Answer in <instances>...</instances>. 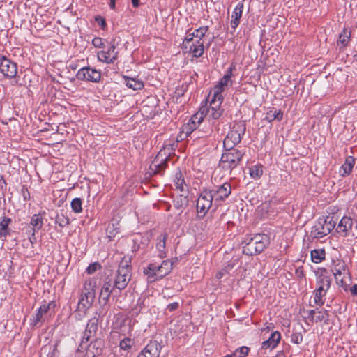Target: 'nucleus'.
I'll return each mask as SVG.
<instances>
[{
	"mask_svg": "<svg viewBox=\"0 0 357 357\" xmlns=\"http://www.w3.org/2000/svg\"><path fill=\"white\" fill-rule=\"evenodd\" d=\"M328 319V314L326 311H317L315 316L314 321H326Z\"/></svg>",
	"mask_w": 357,
	"mask_h": 357,
	"instance_id": "49530a36",
	"label": "nucleus"
},
{
	"mask_svg": "<svg viewBox=\"0 0 357 357\" xmlns=\"http://www.w3.org/2000/svg\"><path fill=\"white\" fill-rule=\"evenodd\" d=\"M92 44L96 47H104V43H103V40L101 38H99V37H96L95 38L93 39L92 40Z\"/></svg>",
	"mask_w": 357,
	"mask_h": 357,
	"instance_id": "3c124183",
	"label": "nucleus"
},
{
	"mask_svg": "<svg viewBox=\"0 0 357 357\" xmlns=\"http://www.w3.org/2000/svg\"><path fill=\"white\" fill-rule=\"evenodd\" d=\"M242 244H244L243 246V252L245 255H257L255 250V242L254 241V236H246L242 242Z\"/></svg>",
	"mask_w": 357,
	"mask_h": 357,
	"instance_id": "a211bd4d",
	"label": "nucleus"
},
{
	"mask_svg": "<svg viewBox=\"0 0 357 357\" xmlns=\"http://www.w3.org/2000/svg\"><path fill=\"white\" fill-rule=\"evenodd\" d=\"M329 289H325L321 287H317L316 289L314 291V303L319 305L321 306L324 303V300L323 298L326 296V292L328 291Z\"/></svg>",
	"mask_w": 357,
	"mask_h": 357,
	"instance_id": "bb28decb",
	"label": "nucleus"
},
{
	"mask_svg": "<svg viewBox=\"0 0 357 357\" xmlns=\"http://www.w3.org/2000/svg\"><path fill=\"white\" fill-rule=\"evenodd\" d=\"M255 242V250L257 254L261 252L266 248V236L260 234L254 235Z\"/></svg>",
	"mask_w": 357,
	"mask_h": 357,
	"instance_id": "393cba45",
	"label": "nucleus"
},
{
	"mask_svg": "<svg viewBox=\"0 0 357 357\" xmlns=\"http://www.w3.org/2000/svg\"><path fill=\"white\" fill-rule=\"evenodd\" d=\"M208 31V26H202L195 30L196 41L202 42V40Z\"/></svg>",
	"mask_w": 357,
	"mask_h": 357,
	"instance_id": "c03bdc74",
	"label": "nucleus"
},
{
	"mask_svg": "<svg viewBox=\"0 0 357 357\" xmlns=\"http://www.w3.org/2000/svg\"><path fill=\"white\" fill-rule=\"evenodd\" d=\"M250 351V349L245 346H243L236 351V354L238 357H245Z\"/></svg>",
	"mask_w": 357,
	"mask_h": 357,
	"instance_id": "de8ad7c7",
	"label": "nucleus"
},
{
	"mask_svg": "<svg viewBox=\"0 0 357 357\" xmlns=\"http://www.w3.org/2000/svg\"><path fill=\"white\" fill-rule=\"evenodd\" d=\"M317 311H316L315 310H311L307 312L308 316H309V317L311 318L312 320H314L315 316L317 314Z\"/></svg>",
	"mask_w": 357,
	"mask_h": 357,
	"instance_id": "bf43d9fd",
	"label": "nucleus"
},
{
	"mask_svg": "<svg viewBox=\"0 0 357 357\" xmlns=\"http://www.w3.org/2000/svg\"><path fill=\"white\" fill-rule=\"evenodd\" d=\"M101 268V266L99 263L98 262H95V263H93L91 264H90L87 268H86V272L89 273V274H93V273H95L98 269H100Z\"/></svg>",
	"mask_w": 357,
	"mask_h": 357,
	"instance_id": "09e8293b",
	"label": "nucleus"
},
{
	"mask_svg": "<svg viewBox=\"0 0 357 357\" xmlns=\"http://www.w3.org/2000/svg\"><path fill=\"white\" fill-rule=\"evenodd\" d=\"M146 357H159L160 351L159 345L156 342L150 343L144 347Z\"/></svg>",
	"mask_w": 357,
	"mask_h": 357,
	"instance_id": "b1692460",
	"label": "nucleus"
},
{
	"mask_svg": "<svg viewBox=\"0 0 357 357\" xmlns=\"http://www.w3.org/2000/svg\"><path fill=\"white\" fill-rule=\"evenodd\" d=\"M245 131V124L239 123L235 124L229 131L224 139L223 144L225 149H231L238 144Z\"/></svg>",
	"mask_w": 357,
	"mask_h": 357,
	"instance_id": "39448f33",
	"label": "nucleus"
},
{
	"mask_svg": "<svg viewBox=\"0 0 357 357\" xmlns=\"http://www.w3.org/2000/svg\"><path fill=\"white\" fill-rule=\"evenodd\" d=\"M264 172V166L257 164L250 168V175L252 178L257 179L261 177Z\"/></svg>",
	"mask_w": 357,
	"mask_h": 357,
	"instance_id": "e433bc0d",
	"label": "nucleus"
},
{
	"mask_svg": "<svg viewBox=\"0 0 357 357\" xmlns=\"http://www.w3.org/2000/svg\"><path fill=\"white\" fill-rule=\"evenodd\" d=\"M350 38L351 31L348 29H344L340 34L337 45L341 44L343 47H346L350 41Z\"/></svg>",
	"mask_w": 357,
	"mask_h": 357,
	"instance_id": "7c9ffc66",
	"label": "nucleus"
},
{
	"mask_svg": "<svg viewBox=\"0 0 357 357\" xmlns=\"http://www.w3.org/2000/svg\"><path fill=\"white\" fill-rule=\"evenodd\" d=\"M326 252L324 249H315L311 251V259L314 263L319 264L325 259Z\"/></svg>",
	"mask_w": 357,
	"mask_h": 357,
	"instance_id": "c85d7f7f",
	"label": "nucleus"
},
{
	"mask_svg": "<svg viewBox=\"0 0 357 357\" xmlns=\"http://www.w3.org/2000/svg\"><path fill=\"white\" fill-rule=\"evenodd\" d=\"M11 222V218L8 217H3L0 220V238H6V236L9 234L10 229L8 226Z\"/></svg>",
	"mask_w": 357,
	"mask_h": 357,
	"instance_id": "a878e982",
	"label": "nucleus"
},
{
	"mask_svg": "<svg viewBox=\"0 0 357 357\" xmlns=\"http://www.w3.org/2000/svg\"><path fill=\"white\" fill-rule=\"evenodd\" d=\"M195 130V127H193L189 121L182 128V132L184 133L186 137L191 136Z\"/></svg>",
	"mask_w": 357,
	"mask_h": 357,
	"instance_id": "a18cd8bd",
	"label": "nucleus"
},
{
	"mask_svg": "<svg viewBox=\"0 0 357 357\" xmlns=\"http://www.w3.org/2000/svg\"><path fill=\"white\" fill-rule=\"evenodd\" d=\"M36 233V232H34L33 231H32L31 235L29 237V241L31 244H35L37 241Z\"/></svg>",
	"mask_w": 357,
	"mask_h": 357,
	"instance_id": "13d9d810",
	"label": "nucleus"
},
{
	"mask_svg": "<svg viewBox=\"0 0 357 357\" xmlns=\"http://www.w3.org/2000/svg\"><path fill=\"white\" fill-rule=\"evenodd\" d=\"M0 72L6 78H15L17 75V64L6 56L0 55Z\"/></svg>",
	"mask_w": 357,
	"mask_h": 357,
	"instance_id": "ddd939ff",
	"label": "nucleus"
},
{
	"mask_svg": "<svg viewBox=\"0 0 357 357\" xmlns=\"http://www.w3.org/2000/svg\"><path fill=\"white\" fill-rule=\"evenodd\" d=\"M30 225L32 226L31 230L38 232L43 225V218L40 214H34L31 219Z\"/></svg>",
	"mask_w": 357,
	"mask_h": 357,
	"instance_id": "cd10ccee",
	"label": "nucleus"
},
{
	"mask_svg": "<svg viewBox=\"0 0 357 357\" xmlns=\"http://www.w3.org/2000/svg\"><path fill=\"white\" fill-rule=\"evenodd\" d=\"M292 340L296 343H299L302 340V336L300 335H294L292 337Z\"/></svg>",
	"mask_w": 357,
	"mask_h": 357,
	"instance_id": "680f3d73",
	"label": "nucleus"
},
{
	"mask_svg": "<svg viewBox=\"0 0 357 357\" xmlns=\"http://www.w3.org/2000/svg\"><path fill=\"white\" fill-rule=\"evenodd\" d=\"M209 106H202L199 108V112L202 113V116L206 122L210 121L211 119H218L223 113V109L221 108L222 102L208 99Z\"/></svg>",
	"mask_w": 357,
	"mask_h": 357,
	"instance_id": "0eeeda50",
	"label": "nucleus"
},
{
	"mask_svg": "<svg viewBox=\"0 0 357 357\" xmlns=\"http://www.w3.org/2000/svg\"><path fill=\"white\" fill-rule=\"evenodd\" d=\"M243 10V5L241 3H238L235 7L231 20V26L235 30L240 23V19L242 16Z\"/></svg>",
	"mask_w": 357,
	"mask_h": 357,
	"instance_id": "6ab92c4d",
	"label": "nucleus"
},
{
	"mask_svg": "<svg viewBox=\"0 0 357 357\" xmlns=\"http://www.w3.org/2000/svg\"><path fill=\"white\" fill-rule=\"evenodd\" d=\"M172 267L173 263L169 260H164L160 265L156 263H151L144 269V273L150 282H153L166 276L171 272Z\"/></svg>",
	"mask_w": 357,
	"mask_h": 357,
	"instance_id": "f257e3e1",
	"label": "nucleus"
},
{
	"mask_svg": "<svg viewBox=\"0 0 357 357\" xmlns=\"http://www.w3.org/2000/svg\"><path fill=\"white\" fill-rule=\"evenodd\" d=\"M178 307H179V303L174 302L167 305V310H168L169 312H174V311L176 310Z\"/></svg>",
	"mask_w": 357,
	"mask_h": 357,
	"instance_id": "5fc2aeb1",
	"label": "nucleus"
},
{
	"mask_svg": "<svg viewBox=\"0 0 357 357\" xmlns=\"http://www.w3.org/2000/svg\"><path fill=\"white\" fill-rule=\"evenodd\" d=\"M174 185L181 192L186 190V184L181 172L176 173L174 179Z\"/></svg>",
	"mask_w": 357,
	"mask_h": 357,
	"instance_id": "c9c22d12",
	"label": "nucleus"
},
{
	"mask_svg": "<svg viewBox=\"0 0 357 357\" xmlns=\"http://www.w3.org/2000/svg\"><path fill=\"white\" fill-rule=\"evenodd\" d=\"M225 88H222L218 84H216L213 89L211 91L208 95V99H211L216 101L222 102L224 99L223 93L226 91Z\"/></svg>",
	"mask_w": 357,
	"mask_h": 357,
	"instance_id": "5701e85b",
	"label": "nucleus"
},
{
	"mask_svg": "<svg viewBox=\"0 0 357 357\" xmlns=\"http://www.w3.org/2000/svg\"><path fill=\"white\" fill-rule=\"evenodd\" d=\"M98 61L105 63H113L118 58V52L114 44H112L107 50H101L97 53Z\"/></svg>",
	"mask_w": 357,
	"mask_h": 357,
	"instance_id": "4468645a",
	"label": "nucleus"
},
{
	"mask_svg": "<svg viewBox=\"0 0 357 357\" xmlns=\"http://www.w3.org/2000/svg\"><path fill=\"white\" fill-rule=\"evenodd\" d=\"M354 227V221L351 218L344 216L338 223L335 231L341 236L346 237L349 235Z\"/></svg>",
	"mask_w": 357,
	"mask_h": 357,
	"instance_id": "2eb2a0df",
	"label": "nucleus"
},
{
	"mask_svg": "<svg viewBox=\"0 0 357 357\" xmlns=\"http://www.w3.org/2000/svg\"><path fill=\"white\" fill-rule=\"evenodd\" d=\"M193 127H195V129H199V126L202 123H206V121L202 116V113L198 111L196 114H195L188 121Z\"/></svg>",
	"mask_w": 357,
	"mask_h": 357,
	"instance_id": "f704fd0d",
	"label": "nucleus"
},
{
	"mask_svg": "<svg viewBox=\"0 0 357 357\" xmlns=\"http://www.w3.org/2000/svg\"><path fill=\"white\" fill-rule=\"evenodd\" d=\"M134 345V340L129 337L123 338L120 341L119 347L121 350L128 351Z\"/></svg>",
	"mask_w": 357,
	"mask_h": 357,
	"instance_id": "ea45409f",
	"label": "nucleus"
},
{
	"mask_svg": "<svg viewBox=\"0 0 357 357\" xmlns=\"http://www.w3.org/2000/svg\"><path fill=\"white\" fill-rule=\"evenodd\" d=\"M111 294L112 293L109 292L102 291H100V299H101L104 302V304H106L108 302Z\"/></svg>",
	"mask_w": 357,
	"mask_h": 357,
	"instance_id": "603ef678",
	"label": "nucleus"
},
{
	"mask_svg": "<svg viewBox=\"0 0 357 357\" xmlns=\"http://www.w3.org/2000/svg\"><path fill=\"white\" fill-rule=\"evenodd\" d=\"M71 208L75 213H80L82 211V201L80 198H74L70 203Z\"/></svg>",
	"mask_w": 357,
	"mask_h": 357,
	"instance_id": "a19ab883",
	"label": "nucleus"
},
{
	"mask_svg": "<svg viewBox=\"0 0 357 357\" xmlns=\"http://www.w3.org/2000/svg\"><path fill=\"white\" fill-rule=\"evenodd\" d=\"M192 38V39H191L192 41H195V40H196L195 30L192 33L188 32L186 33V36L185 37V38Z\"/></svg>",
	"mask_w": 357,
	"mask_h": 357,
	"instance_id": "4d7b16f0",
	"label": "nucleus"
},
{
	"mask_svg": "<svg viewBox=\"0 0 357 357\" xmlns=\"http://www.w3.org/2000/svg\"><path fill=\"white\" fill-rule=\"evenodd\" d=\"M213 132L212 126L209 124L208 126L204 128V130L197 129L191 135L195 139L205 137L210 135Z\"/></svg>",
	"mask_w": 357,
	"mask_h": 357,
	"instance_id": "2f4dec72",
	"label": "nucleus"
},
{
	"mask_svg": "<svg viewBox=\"0 0 357 357\" xmlns=\"http://www.w3.org/2000/svg\"><path fill=\"white\" fill-rule=\"evenodd\" d=\"M335 225L336 220L333 217L327 216L325 218H319L312 227L310 236L314 238H321L330 234Z\"/></svg>",
	"mask_w": 357,
	"mask_h": 357,
	"instance_id": "20e7f679",
	"label": "nucleus"
},
{
	"mask_svg": "<svg viewBox=\"0 0 357 357\" xmlns=\"http://www.w3.org/2000/svg\"><path fill=\"white\" fill-rule=\"evenodd\" d=\"M210 191L214 199V205L218 207L231 195V186L229 183L225 182L221 185L210 189Z\"/></svg>",
	"mask_w": 357,
	"mask_h": 357,
	"instance_id": "9d476101",
	"label": "nucleus"
},
{
	"mask_svg": "<svg viewBox=\"0 0 357 357\" xmlns=\"http://www.w3.org/2000/svg\"><path fill=\"white\" fill-rule=\"evenodd\" d=\"M55 222L61 227H64L69 225L70 220L67 215H65L64 214H59L56 217Z\"/></svg>",
	"mask_w": 357,
	"mask_h": 357,
	"instance_id": "37998d69",
	"label": "nucleus"
},
{
	"mask_svg": "<svg viewBox=\"0 0 357 357\" xmlns=\"http://www.w3.org/2000/svg\"><path fill=\"white\" fill-rule=\"evenodd\" d=\"M98 319L96 317L91 318L87 323L85 332L88 333L89 335H92L95 336L97 330H98Z\"/></svg>",
	"mask_w": 357,
	"mask_h": 357,
	"instance_id": "c756f323",
	"label": "nucleus"
},
{
	"mask_svg": "<svg viewBox=\"0 0 357 357\" xmlns=\"http://www.w3.org/2000/svg\"><path fill=\"white\" fill-rule=\"evenodd\" d=\"M109 7L112 10L115 9V8H116V0H110Z\"/></svg>",
	"mask_w": 357,
	"mask_h": 357,
	"instance_id": "69168bd1",
	"label": "nucleus"
},
{
	"mask_svg": "<svg viewBox=\"0 0 357 357\" xmlns=\"http://www.w3.org/2000/svg\"><path fill=\"white\" fill-rule=\"evenodd\" d=\"M126 86L134 91L140 90L144 87L143 82L133 78L126 77Z\"/></svg>",
	"mask_w": 357,
	"mask_h": 357,
	"instance_id": "72a5a7b5",
	"label": "nucleus"
},
{
	"mask_svg": "<svg viewBox=\"0 0 357 357\" xmlns=\"http://www.w3.org/2000/svg\"><path fill=\"white\" fill-rule=\"evenodd\" d=\"M225 272H226V271H225V270H222V271H219V272L216 274V278H217L218 279H220V278H222L225 275Z\"/></svg>",
	"mask_w": 357,
	"mask_h": 357,
	"instance_id": "e2e57ef3",
	"label": "nucleus"
},
{
	"mask_svg": "<svg viewBox=\"0 0 357 357\" xmlns=\"http://www.w3.org/2000/svg\"><path fill=\"white\" fill-rule=\"evenodd\" d=\"M355 164V159L352 156H349L346 158L344 163L341 166L340 174L342 176L349 175L354 167Z\"/></svg>",
	"mask_w": 357,
	"mask_h": 357,
	"instance_id": "4be33fe9",
	"label": "nucleus"
},
{
	"mask_svg": "<svg viewBox=\"0 0 357 357\" xmlns=\"http://www.w3.org/2000/svg\"><path fill=\"white\" fill-rule=\"evenodd\" d=\"M214 199L210 189H204L197 200V211L199 218H204L208 210L212 207Z\"/></svg>",
	"mask_w": 357,
	"mask_h": 357,
	"instance_id": "6e6552de",
	"label": "nucleus"
},
{
	"mask_svg": "<svg viewBox=\"0 0 357 357\" xmlns=\"http://www.w3.org/2000/svg\"><path fill=\"white\" fill-rule=\"evenodd\" d=\"M94 298L87 297V295H84V293H82V297L78 303V308L79 310H86L90 307L92 305Z\"/></svg>",
	"mask_w": 357,
	"mask_h": 357,
	"instance_id": "473e14b6",
	"label": "nucleus"
},
{
	"mask_svg": "<svg viewBox=\"0 0 357 357\" xmlns=\"http://www.w3.org/2000/svg\"><path fill=\"white\" fill-rule=\"evenodd\" d=\"M336 284L344 289L351 282V275L344 262H338L333 270Z\"/></svg>",
	"mask_w": 357,
	"mask_h": 357,
	"instance_id": "1a4fd4ad",
	"label": "nucleus"
},
{
	"mask_svg": "<svg viewBox=\"0 0 357 357\" xmlns=\"http://www.w3.org/2000/svg\"><path fill=\"white\" fill-rule=\"evenodd\" d=\"M131 1H132V4L133 7L137 8L139 6V0H131Z\"/></svg>",
	"mask_w": 357,
	"mask_h": 357,
	"instance_id": "338daca9",
	"label": "nucleus"
},
{
	"mask_svg": "<svg viewBox=\"0 0 357 357\" xmlns=\"http://www.w3.org/2000/svg\"><path fill=\"white\" fill-rule=\"evenodd\" d=\"M117 290V288H114V287L112 278L105 280L101 289V291L109 293L116 292Z\"/></svg>",
	"mask_w": 357,
	"mask_h": 357,
	"instance_id": "79ce46f5",
	"label": "nucleus"
},
{
	"mask_svg": "<svg viewBox=\"0 0 357 357\" xmlns=\"http://www.w3.org/2000/svg\"><path fill=\"white\" fill-rule=\"evenodd\" d=\"M96 21L102 28H105V26H106L105 20L103 18H100V21H98V19L96 18Z\"/></svg>",
	"mask_w": 357,
	"mask_h": 357,
	"instance_id": "0e129e2a",
	"label": "nucleus"
},
{
	"mask_svg": "<svg viewBox=\"0 0 357 357\" xmlns=\"http://www.w3.org/2000/svg\"><path fill=\"white\" fill-rule=\"evenodd\" d=\"M192 38H184L181 48L185 53H190L195 57H200L204 50L203 42L192 41Z\"/></svg>",
	"mask_w": 357,
	"mask_h": 357,
	"instance_id": "9b49d317",
	"label": "nucleus"
},
{
	"mask_svg": "<svg viewBox=\"0 0 357 357\" xmlns=\"http://www.w3.org/2000/svg\"><path fill=\"white\" fill-rule=\"evenodd\" d=\"M276 357H285V355L282 351H280L276 355Z\"/></svg>",
	"mask_w": 357,
	"mask_h": 357,
	"instance_id": "774afa93",
	"label": "nucleus"
},
{
	"mask_svg": "<svg viewBox=\"0 0 357 357\" xmlns=\"http://www.w3.org/2000/svg\"><path fill=\"white\" fill-rule=\"evenodd\" d=\"M76 77L81 81L98 83L101 79V72L89 66L83 67L77 71Z\"/></svg>",
	"mask_w": 357,
	"mask_h": 357,
	"instance_id": "f8f14e48",
	"label": "nucleus"
},
{
	"mask_svg": "<svg viewBox=\"0 0 357 357\" xmlns=\"http://www.w3.org/2000/svg\"><path fill=\"white\" fill-rule=\"evenodd\" d=\"M281 340L280 333L278 331H274L271 334L269 337V348L274 349L278 344Z\"/></svg>",
	"mask_w": 357,
	"mask_h": 357,
	"instance_id": "58836bf2",
	"label": "nucleus"
},
{
	"mask_svg": "<svg viewBox=\"0 0 357 357\" xmlns=\"http://www.w3.org/2000/svg\"><path fill=\"white\" fill-rule=\"evenodd\" d=\"M96 287V280L95 278H89L85 280L83 286V293L87 295V297H95V288Z\"/></svg>",
	"mask_w": 357,
	"mask_h": 357,
	"instance_id": "aec40b11",
	"label": "nucleus"
},
{
	"mask_svg": "<svg viewBox=\"0 0 357 357\" xmlns=\"http://www.w3.org/2000/svg\"><path fill=\"white\" fill-rule=\"evenodd\" d=\"M282 116H283V114L280 110H279L278 112L274 111V113L272 116L269 115V119H271V120L277 119V120L280 121L282 119Z\"/></svg>",
	"mask_w": 357,
	"mask_h": 357,
	"instance_id": "864d4df0",
	"label": "nucleus"
},
{
	"mask_svg": "<svg viewBox=\"0 0 357 357\" xmlns=\"http://www.w3.org/2000/svg\"><path fill=\"white\" fill-rule=\"evenodd\" d=\"M167 150H170V148L167 147L166 145L154 158L149 166L150 174H156L165 171L170 155V153H167Z\"/></svg>",
	"mask_w": 357,
	"mask_h": 357,
	"instance_id": "423d86ee",
	"label": "nucleus"
},
{
	"mask_svg": "<svg viewBox=\"0 0 357 357\" xmlns=\"http://www.w3.org/2000/svg\"><path fill=\"white\" fill-rule=\"evenodd\" d=\"M268 349V340L262 342L261 348L258 350L259 357H266V349Z\"/></svg>",
	"mask_w": 357,
	"mask_h": 357,
	"instance_id": "8fccbe9b",
	"label": "nucleus"
},
{
	"mask_svg": "<svg viewBox=\"0 0 357 357\" xmlns=\"http://www.w3.org/2000/svg\"><path fill=\"white\" fill-rule=\"evenodd\" d=\"M91 337H93V336L92 335H89L88 333L84 331V335L81 340V344H80L81 346H82L85 343H87Z\"/></svg>",
	"mask_w": 357,
	"mask_h": 357,
	"instance_id": "6e6d98bb",
	"label": "nucleus"
},
{
	"mask_svg": "<svg viewBox=\"0 0 357 357\" xmlns=\"http://www.w3.org/2000/svg\"><path fill=\"white\" fill-rule=\"evenodd\" d=\"M231 71L232 68H230L226 73V74L222 77L220 82L217 84L220 86L222 88H225V89H228L229 85H231Z\"/></svg>",
	"mask_w": 357,
	"mask_h": 357,
	"instance_id": "4c0bfd02",
	"label": "nucleus"
},
{
	"mask_svg": "<svg viewBox=\"0 0 357 357\" xmlns=\"http://www.w3.org/2000/svg\"><path fill=\"white\" fill-rule=\"evenodd\" d=\"M244 155L245 151L243 149H226L222 155L219 166L224 170L231 172L240 164Z\"/></svg>",
	"mask_w": 357,
	"mask_h": 357,
	"instance_id": "7ed1b4c3",
	"label": "nucleus"
},
{
	"mask_svg": "<svg viewBox=\"0 0 357 357\" xmlns=\"http://www.w3.org/2000/svg\"><path fill=\"white\" fill-rule=\"evenodd\" d=\"M350 292L353 296H357V284H355L350 288Z\"/></svg>",
	"mask_w": 357,
	"mask_h": 357,
	"instance_id": "052dcab7",
	"label": "nucleus"
},
{
	"mask_svg": "<svg viewBox=\"0 0 357 357\" xmlns=\"http://www.w3.org/2000/svg\"><path fill=\"white\" fill-rule=\"evenodd\" d=\"M55 304L53 302L43 304L38 310L34 316L31 319V324L38 325L39 323L43 322L45 319V315L51 308H53Z\"/></svg>",
	"mask_w": 357,
	"mask_h": 357,
	"instance_id": "dca6fc26",
	"label": "nucleus"
},
{
	"mask_svg": "<svg viewBox=\"0 0 357 357\" xmlns=\"http://www.w3.org/2000/svg\"><path fill=\"white\" fill-rule=\"evenodd\" d=\"M327 273V271L325 268H322L318 272L317 276V287L330 288L331 281Z\"/></svg>",
	"mask_w": 357,
	"mask_h": 357,
	"instance_id": "f3484780",
	"label": "nucleus"
},
{
	"mask_svg": "<svg viewBox=\"0 0 357 357\" xmlns=\"http://www.w3.org/2000/svg\"><path fill=\"white\" fill-rule=\"evenodd\" d=\"M130 259L123 258L119 266L116 274L113 280L114 288H117L119 292L124 289L131 279V266Z\"/></svg>",
	"mask_w": 357,
	"mask_h": 357,
	"instance_id": "f03ea898",
	"label": "nucleus"
},
{
	"mask_svg": "<svg viewBox=\"0 0 357 357\" xmlns=\"http://www.w3.org/2000/svg\"><path fill=\"white\" fill-rule=\"evenodd\" d=\"M167 239V234H162L158 238L156 243V248L158 252V256L160 258L166 257V241Z\"/></svg>",
	"mask_w": 357,
	"mask_h": 357,
	"instance_id": "412c9836",
	"label": "nucleus"
}]
</instances>
